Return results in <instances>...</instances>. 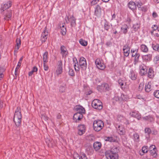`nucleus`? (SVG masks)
Listing matches in <instances>:
<instances>
[{
    "label": "nucleus",
    "mask_w": 159,
    "mask_h": 159,
    "mask_svg": "<svg viewBox=\"0 0 159 159\" xmlns=\"http://www.w3.org/2000/svg\"><path fill=\"white\" fill-rule=\"evenodd\" d=\"M118 152L117 148L116 147H113L110 150L106 151V157L107 159H118L119 157Z\"/></svg>",
    "instance_id": "1"
},
{
    "label": "nucleus",
    "mask_w": 159,
    "mask_h": 159,
    "mask_svg": "<svg viewBox=\"0 0 159 159\" xmlns=\"http://www.w3.org/2000/svg\"><path fill=\"white\" fill-rule=\"evenodd\" d=\"M21 118L20 108L17 107L15 111L13 118L14 122L16 126H19L20 125Z\"/></svg>",
    "instance_id": "2"
},
{
    "label": "nucleus",
    "mask_w": 159,
    "mask_h": 159,
    "mask_svg": "<svg viewBox=\"0 0 159 159\" xmlns=\"http://www.w3.org/2000/svg\"><path fill=\"white\" fill-rule=\"evenodd\" d=\"M104 126V123L101 120H96L94 121L93 127L94 130L97 132L101 130Z\"/></svg>",
    "instance_id": "3"
},
{
    "label": "nucleus",
    "mask_w": 159,
    "mask_h": 159,
    "mask_svg": "<svg viewBox=\"0 0 159 159\" xmlns=\"http://www.w3.org/2000/svg\"><path fill=\"white\" fill-rule=\"evenodd\" d=\"M92 107L98 110H100L102 108V104L100 101L98 99L93 100L92 103Z\"/></svg>",
    "instance_id": "4"
},
{
    "label": "nucleus",
    "mask_w": 159,
    "mask_h": 159,
    "mask_svg": "<svg viewBox=\"0 0 159 159\" xmlns=\"http://www.w3.org/2000/svg\"><path fill=\"white\" fill-rule=\"evenodd\" d=\"M138 51L136 52L135 50L131 49V52L132 53V57H134V65L137 64L139 61V57L140 56V54L139 53L137 52Z\"/></svg>",
    "instance_id": "5"
},
{
    "label": "nucleus",
    "mask_w": 159,
    "mask_h": 159,
    "mask_svg": "<svg viewBox=\"0 0 159 159\" xmlns=\"http://www.w3.org/2000/svg\"><path fill=\"white\" fill-rule=\"evenodd\" d=\"M79 65L82 70H86L87 67L86 59L84 57H81L79 61Z\"/></svg>",
    "instance_id": "6"
},
{
    "label": "nucleus",
    "mask_w": 159,
    "mask_h": 159,
    "mask_svg": "<svg viewBox=\"0 0 159 159\" xmlns=\"http://www.w3.org/2000/svg\"><path fill=\"white\" fill-rule=\"evenodd\" d=\"M78 133L79 135H82L86 131V127L84 125H80L77 127Z\"/></svg>",
    "instance_id": "7"
},
{
    "label": "nucleus",
    "mask_w": 159,
    "mask_h": 159,
    "mask_svg": "<svg viewBox=\"0 0 159 159\" xmlns=\"http://www.w3.org/2000/svg\"><path fill=\"white\" fill-rule=\"evenodd\" d=\"M115 127L118 133L120 135H123L125 133V129L122 125L116 124Z\"/></svg>",
    "instance_id": "8"
},
{
    "label": "nucleus",
    "mask_w": 159,
    "mask_h": 159,
    "mask_svg": "<svg viewBox=\"0 0 159 159\" xmlns=\"http://www.w3.org/2000/svg\"><path fill=\"white\" fill-rule=\"evenodd\" d=\"M48 32L46 31V27H45L42 33L41 37V40L42 42H44L46 41L48 38Z\"/></svg>",
    "instance_id": "9"
},
{
    "label": "nucleus",
    "mask_w": 159,
    "mask_h": 159,
    "mask_svg": "<svg viewBox=\"0 0 159 159\" xmlns=\"http://www.w3.org/2000/svg\"><path fill=\"white\" fill-rule=\"evenodd\" d=\"M95 63L97 67L99 69L103 70L105 68V66L104 64L101 62L100 60L98 59L96 60Z\"/></svg>",
    "instance_id": "10"
},
{
    "label": "nucleus",
    "mask_w": 159,
    "mask_h": 159,
    "mask_svg": "<svg viewBox=\"0 0 159 159\" xmlns=\"http://www.w3.org/2000/svg\"><path fill=\"white\" fill-rule=\"evenodd\" d=\"M62 63L61 61H59L57 63V69L56 72L57 75L61 74L62 72Z\"/></svg>",
    "instance_id": "11"
},
{
    "label": "nucleus",
    "mask_w": 159,
    "mask_h": 159,
    "mask_svg": "<svg viewBox=\"0 0 159 159\" xmlns=\"http://www.w3.org/2000/svg\"><path fill=\"white\" fill-rule=\"evenodd\" d=\"M83 117L82 114H80L79 112H77L73 116V120L77 122L82 119Z\"/></svg>",
    "instance_id": "12"
},
{
    "label": "nucleus",
    "mask_w": 159,
    "mask_h": 159,
    "mask_svg": "<svg viewBox=\"0 0 159 159\" xmlns=\"http://www.w3.org/2000/svg\"><path fill=\"white\" fill-rule=\"evenodd\" d=\"M95 15L97 16H100L102 12V9L99 5H96L94 7Z\"/></svg>",
    "instance_id": "13"
},
{
    "label": "nucleus",
    "mask_w": 159,
    "mask_h": 159,
    "mask_svg": "<svg viewBox=\"0 0 159 159\" xmlns=\"http://www.w3.org/2000/svg\"><path fill=\"white\" fill-rule=\"evenodd\" d=\"M61 50V53L63 57H66L68 54V52L66 48L64 46H61L60 47Z\"/></svg>",
    "instance_id": "14"
},
{
    "label": "nucleus",
    "mask_w": 159,
    "mask_h": 159,
    "mask_svg": "<svg viewBox=\"0 0 159 159\" xmlns=\"http://www.w3.org/2000/svg\"><path fill=\"white\" fill-rule=\"evenodd\" d=\"M129 115L131 116L135 117L138 120H139L141 117V115L137 111H133L130 113Z\"/></svg>",
    "instance_id": "15"
},
{
    "label": "nucleus",
    "mask_w": 159,
    "mask_h": 159,
    "mask_svg": "<svg viewBox=\"0 0 159 159\" xmlns=\"http://www.w3.org/2000/svg\"><path fill=\"white\" fill-rule=\"evenodd\" d=\"M11 5V2L10 1H8L6 3H5L2 6L1 10L3 11L7 9L10 7Z\"/></svg>",
    "instance_id": "16"
},
{
    "label": "nucleus",
    "mask_w": 159,
    "mask_h": 159,
    "mask_svg": "<svg viewBox=\"0 0 159 159\" xmlns=\"http://www.w3.org/2000/svg\"><path fill=\"white\" fill-rule=\"evenodd\" d=\"M140 69V73L142 75H144L147 74V69L145 66H141L139 67Z\"/></svg>",
    "instance_id": "17"
},
{
    "label": "nucleus",
    "mask_w": 159,
    "mask_h": 159,
    "mask_svg": "<svg viewBox=\"0 0 159 159\" xmlns=\"http://www.w3.org/2000/svg\"><path fill=\"white\" fill-rule=\"evenodd\" d=\"M68 21L66 20L67 23H68L69 21L70 22L71 26H74L76 25L75 19V17L72 16L70 18H67Z\"/></svg>",
    "instance_id": "18"
},
{
    "label": "nucleus",
    "mask_w": 159,
    "mask_h": 159,
    "mask_svg": "<svg viewBox=\"0 0 159 159\" xmlns=\"http://www.w3.org/2000/svg\"><path fill=\"white\" fill-rule=\"evenodd\" d=\"M102 146L101 143L98 142H95L93 144L94 149L96 151L98 150L101 148Z\"/></svg>",
    "instance_id": "19"
},
{
    "label": "nucleus",
    "mask_w": 159,
    "mask_h": 159,
    "mask_svg": "<svg viewBox=\"0 0 159 159\" xmlns=\"http://www.w3.org/2000/svg\"><path fill=\"white\" fill-rule=\"evenodd\" d=\"M129 78L132 80H135L137 78V75L133 70H130L129 74Z\"/></svg>",
    "instance_id": "20"
},
{
    "label": "nucleus",
    "mask_w": 159,
    "mask_h": 159,
    "mask_svg": "<svg viewBox=\"0 0 159 159\" xmlns=\"http://www.w3.org/2000/svg\"><path fill=\"white\" fill-rule=\"evenodd\" d=\"M129 7L132 10H134L136 9V3L132 1H130L128 3Z\"/></svg>",
    "instance_id": "21"
},
{
    "label": "nucleus",
    "mask_w": 159,
    "mask_h": 159,
    "mask_svg": "<svg viewBox=\"0 0 159 159\" xmlns=\"http://www.w3.org/2000/svg\"><path fill=\"white\" fill-rule=\"evenodd\" d=\"M73 60L74 63H75L74 67L75 70L77 71H79L80 68L77 59L76 58H74L73 59Z\"/></svg>",
    "instance_id": "22"
},
{
    "label": "nucleus",
    "mask_w": 159,
    "mask_h": 159,
    "mask_svg": "<svg viewBox=\"0 0 159 159\" xmlns=\"http://www.w3.org/2000/svg\"><path fill=\"white\" fill-rule=\"evenodd\" d=\"M104 139L105 141L110 142H115L116 141L115 138L112 136L105 137Z\"/></svg>",
    "instance_id": "23"
},
{
    "label": "nucleus",
    "mask_w": 159,
    "mask_h": 159,
    "mask_svg": "<svg viewBox=\"0 0 159 159\" xmlns=\"http://www.w3.org/2000/svg\"><path fill=\"white\" fill-rule=\"evenodd\" d=\"M132 138L134 141L135 142H139L140 140V137L138 133L134 132L132 136Z\"/></svg>",
    "instance_id": "24"
},
{
    "label": "nucleus",
    "mask_w": 159,
    "mask_h": 159,
    "mask_svg": "<svg viewBox=\"0 0 159 159\" xmlns=\"http://www.w3.org/2000/svg\"><path fill=\"white\" fill-rule=\"evenodd\" d=\"M76 109L77 111V112H79L80 114H83L85 112V110L84 108L81 106H77Z\"/></svg>",
    "instance_id": "25"
},
{
    "label": "nucleus",
    "mask_w": 159,
    "mask_h": 159,
    "mask_svg": "<svg viewBox=\"0 0 159 159\" xmlns=\"http://www.w3.org/2000/svg\"><path fill=\"white\" fill-rule=\"evenodd\" d=\"M148 77L150 78H152L154 75V72L153 70V68H150L148 71Z\"/></svg>",
    "instance_id": "26"
},
{
    "label": "nucleus",
    "mask_w": 159,
    "mask_h": 159,
    "mask_svg": "<svg viewBox=\"0 0 159 159\" xmlns=\"http://www.w3.org/2000/svg\"><path fill=\"white\" fill-rule=\"evenodd\" d=\"M140 49L143 52L147 53L148 51V49L147 46L144 44H141L140 46Z\"/></svg>",
    "instance_id": "27"
},
{
    "label": "nucleus",
    "mask_w": 159,
    "mask_h": 159,
    "mask_svg": "<svg viewBox=\"0 0 159 159\" xmlns=\"http://www.w3.org/2000/svg\"><path fill=\"white\" fill-rule=\"evenodd\" d=\"M151 82H148L147 84H146L145 89L146 92H149L151 90Z\"/></svg>",
    "instance_id": "28"
},
{
    "label": "nucleus",
    "mask_w": 159,
    "mask_h": 159,
    "mask_svg": "<svg viewBox=\"0 0 159 159\" xmlns=\"http://www.w3.org/2000/svg\"><path fill=\"white\" fill-rule=\"evenodd\" d=\"M118 82L119 85H120V87L121 89L125 88L126 83L125 81L121 79H119L118 81Z\"/></svg>",
    "instance_id": "29"
},
{
    "label": "nucleus",
    "mask_w": 159,
    "mask_h": 159,
    "mask_svg": "<svg viewBox=\"0 0 159 159\" xmlns=\"http://www.w3.org/2000/svg\"><path fill=\"white\" fill-rule=\"evenodd\" d=\"M143 119L146 121L148 122H152L154 121V118L151 116H145L143 117Z\"/></svg>",
    "instance_id": "30"
},
{
    "label": "nucleus",
    "mask_w": 159,
    "mask_h": 159,
    "mask_svg": "<svg viewBox=\"0 0 159 159\" xmlns=\"http://www.w3.org/2000/svg\"><path fill=\"white\" fill-rule=\"evenodd\" d=\"M12 14L11 10L8 11L6 13V16L4 18L5 20H8L10 19L11 17Z\"/></svg>",
    "instance_id": "31"
},
{
    "label": "nucleus",
    "mask_w": 159,
    "mask_h": 159,
    "mask_svg": "<svg viewBox=\"0 0 159 159\" xmlns=\"http://www.w3.org/2000/svg\"><path fill=\"white\" fill-rule=\"evenodd\" d=\"M152 55L151 54H148L143 56V59L146 61H150L151 60Z\"/></svg>",
    "instance_id": "32"
},
{
    "label": "nucleus",
    "mask_w": 159,
    "mask_h": 159,
    "mask_svg": "<svg viewBox=\"0 0 159 159\" xmlns=\"http://www.w3.org/2000/svg\"><path fill=\"white\" fill-rule=\"evenodd\" d=\"M86 151L88 154H92L94 152V150L91 146H88L86 149Z\"/></svg>",
    "instance_id": "33"
},
{
    "label": "nucleus",
    "mask_w": 159,
    "mask_h": 159,
    "mask_svg": "<svg viewBox=\"0 0 159 159\" xmlns=\"http://www.w3.org/2000/svg\"><path fill=\"white\" fill-rule=\"evenodd\" d=\"M22 59H23V58L22 57H21L20 58V59L19 60V61L18 63L17 66H16V69H15V74L16 75H17V74H16L17 71L18 70V69H19V68L20 67L21 64V62L22 61Z\"/></svg>",
    "instance_id": "34"
},
{
    "label": "nucleus",
    "mask_w": 159,
    "mask_h": 159,
    "mask_svg": "<svg viewBox=\"0 0 159 159\" xmlns=\"http://www.w3.org/2000/svg\"><path fill=\"white\" fill-rule=\"evenodd\" d=\"M16 46L15 48V50H17L19 49L21 44V40L20 39L18 38H17L16 40Z\"/></svg>",
    "instance_id": "35"
},
{
    "label": "nucleus",
    "mask_w": 159,
    "mask_h": 159,
    "mask_svg": "<svg viewBox=\"0 0 159 159\" xmlns=\"http://www.w3.org/2000/svg\"><path fill=\"white\" fill-rule=\"evenodd\" d=\"M97 89L99 91L105 92L104 84H102L101 85L98 86Z\"/></svg>",
    "instance_id": "36"
},
{
    "label": "nucleus",
    "mask_w": 159,
    "mask_h": 159,
    "mask_svg": "<svg viewBox=\"0 0 159 159\" xmlns=\"http://www.w3.org/2000/svg\"><path fill=\"white\" fill-rule=\"evenodd\" d=\"M140 27V25L138 23H136L132 27V29L134 31V32H136L138 31V30L139 29Z\"/></svg>",
    "instance_id": "37"
},
{
    "label": "nucleus",
    "mask_w": 159,
    "mask_h": 159,
    "mask_svg": "<svg viewBox=\"0 0 159 159\" xmlns=\"http://www.w3.org/2000/svg\"><path fill=\"white\" fill-rule=\"evenodd\" d=\"M48 52H45L43 55V62H48Z\"/></svg>",
    "instance_id": "38"
},
{
    "label": "nucleus",
    "mask_w": 159,
    "mask_h": 159,
    "mask_svg": "<svg viewBox=\"0 0 159 159\" xmlns=\"http://www.w3.org/2000/svg\"><path fill=\"white\" fill-rule=\"evenodd\" d=\"M66 84H63V85H61L59 87V90L60 92L61 93H63L66 90Z\"/></svg>",
    "instance_id": "39"
},
{
    "label": "nucleus",
    "mask_w": 159,
    "mask_h": 159,
    "mask_svg": "<svg viewBox=\"0 0 159 159\" xmlns=\"http://www.w3.org/2000/svg\"><path fill=\"white\" fill-rule=\"evenodd\" d=\"M61 33L62 35H65L66 34V27H65L64 25H63L61 27Z\"/></svg>",
    "instance_id": "40"
},
{
    "label": "nucleus",
    "mask_w": 159,
    "mask_h": 159,
    "mask_svg": "<svg viewBox=\"0 0 159 159\" xmlns=\"http://www.w3.org/2000/svg\"><path fill=\"white\" fill-rule=\"evenodd\" d=\"M152 48L155 51L159 52V45L157 43H153L152 44Z\"/></svg>",
    "instance_id": "41"
},
{
    "label": "nucleus",
    "mask_w": 159,
    "mask_h": 159,
    "mask_svg": "<svg viewBox=\"0 0 159 159\" xmlns=\"http://www.w3.org/2000/svg\"><path fill=\"white\" fill-rule=\"evenodd\" d=\"M128 26L126 25H124L122 27H121V29L123 30V33L125 34L127 32Z\"/></svg>",
    "instance_id": "42"
},
{
    "label": "nucleus",
    "mask_w": 159,
    "mask_h": 159,
    "mask_svg": "<svg viewBox=\"0 0 159 159\" xmlns=\"http://www.w3.org/2000/svg\"><path fill=\"white\" fill-rule=\"evenodd\" d=\"M79 43L81 45L84 46H87L88 43L87 41L83 40L82 39H80Z\"/></svg>",
    "instance_id": "43"
},
{
    "label": "nucleus",
    "mask_w": 159,
    "mask_h": 159,
    "mask_svg": "<svg viewBox=\"0 0 159 159\" xmlns=\"http://www.w3.org/2000/svg\"><path fill=\"white\" fill-rule=\"evenodd\" d=\"M37 70H38V69H37V67L36 66H34L32 70L29 72V76H31L32 75V74L34 72H37Z\"/></svg>",
    "instance_id": "44"
},
{
    "label": "nucleus",
    "mask_w": 159,
    "mask_h": 159,
    "mask_svg": "<svg viewBox=\"0 0 159 159\" xmlns=\"http://www.w3.org/2000/svg\"><path fill=\"white\" fill-rule=\"evenodd\" d=\"M125 118L122 116L119 115L117 116L118 120L120 122H122Z\"/></svg>",
    "instance_id": "45"
},
{
    "label": "nucleus",
    "mask_w": 159,
    "mask_h": 159,
    "mask_svg": "<svg viewBox=\"0 0 159 159\" xmlns=\"http://www.w3.org/2000/svg\"><path fill=\"white\" fill-rule=\"evenodd\" d=\"M142 150L143 153H147L149 151V148L147 146H144L142 147Z\"/></svg>",
    "instance_id": "46"
},
{
    "label": "nucleus",
    "mask_w": 159,
    "mask_h": 159,
    "mask_svg": "<svg viewBox=\"0 0 159 159\" xmlns=\"http://www.w3.org/2000/svg\"><path fill=\"white\" fill-rule=\"evenodd\" d=\"M104 88L105 89V92L109 91L111 89L110 86L107 84L104 83Z\"/></svg>",
    "instance_id": "47"
},
{
    "label": "nucleus",
    "mask_w": 159,
    "mask_h": 159,
    "mask_svg": "<svg viewBox=\"0 0 159 159\" xmlns=\"http://www.w3.org/2000/svg\"><path fill=\"white\" fill-rule=\"evenodd\" d=\"M123 51L124 56L126 57H128L129 55L130 49L125 50Z\"/></svg>",
    "instance_id": "48"
},
{
    "label": "nucleus",
    "mask_w": 159,
    "mask_h": 159,
    "mask_svg": "<svg viewBox=\"0 0 159 159\" xmlns=\"http://www.w3.org/2000/svg\"><path fill=\"white\" fill-rule=\"evenodd\" d=\"M4 70L3 67L0 66V80H1L4 76L3 73Z\"/></svg>",
    "instance_id": "49"
},
{
    "label": "nucleus",
    "mask_w": 159,
    "mask_h": 159,
    "mask_svg": "<svg viewBox=\"0 0 159 159\" xmlns=\"http://www.w3.org/2000/svg\"><path fill=\"white\" fill-rule=\"evenodd\" d=\"M153 95L155 97L159 98V90H155L154 92Z\"/></svg>",
    "instance_id": "50"
},
{
    "label": "nucleus",
    "mask_w": 159,
    "mask_h": 159,
    "mask_svg": "<svg viewBox=\"0 0 159 159\" xmlns=\"http://www.w3.org/2000/svg\"><path fill=\"white\" fill-rule=\"evenodd\" d=\"M73 157L74 159H80V156L76 152L74 153L73 155Z\"/></svg>",
    "instance_id": "51"
},
{
    "label": "nucleus",
    "mask_w": 159,
    "mask_h": 159,
    "mask_svg": "<svg viewBox=\"0 0 159 159\" xmlns=\"http://www.w3.org/2000/svg\"><path fill=\"white\" fill-rule=\"evenodd\" d=\"M153 150H156V148L155 146L152 145L150 146L149 148V151H152Z\"/></svg>",
    "instance_id": "52"
},
{
    "label": "nucleus",
    "mask_w": 159,
    "mask_h": 159,
    "mask_svg": "<svg viewBox=\"0 0 159 159\" xmlns=\"http://www.w3.org/2000/svg\"><path fill=\"white\" fill-rule=\"evenodd\" d=\"M150 155L153 157H155L157 156L156 150H153L152 151H149Z\"/></svg>",
    "instance_id": "53"
},
{
    "label": "nucleus",
    "mask_w": 159,
    "mask_h": 159,
    "mask_svg": "<svg viewBox=\"0 0 159 159\" xmlns=\"http://www.w3.org/2000/svg\"><path fill=\"white\" fill-rule=\"evenodd\" d=\"M104 28L105 30L108 31L110 28V25L108 23H105Z\"/></svg>",
    "instance_id": "54"
},
{
    "label": "nucleus",
    "mask_w": 159,
    "mask_h": 159,
    "mask_svg": "<svg viewBox=\"0 0 159 159\" xmlns=\"http://www.w3.org/2000/svg\"><path fill=\"white\" fill-rule=\"evenodd\" d=\"M69 74L72 76H73L75 75V73L73 69H70L69 71Z\"/></svg>",
    "instance_id": "55"
},
{
    "label": "nucleus",
    "mask_w": 159,
    "mask_h": 159,
    "mask_svg": "<svg viewBox=\"0 0 159 159\" xmlns=\"http://www.w3.org/2000/svg\"><path fill=\"white\" fill-rule=\"evenodd\" d=\"M46 142L49 146L53 145V141H50L48 139H46Z\"/></svg>",
    "instance_id": "56"
},
{
    "label": "nucleus",
    "mask_w": 159,
    "mask_h": 159,
    "mask_svg": "<svg viewBox=\"0 0 159 159\" xmlns=\"http://www.w3.org/2000/svg\"><path fill=\"white\" fill-rule=\"evenodd\" d=\"M144 86V83H141L139 86V90L141 91L143 89Z\"/></svg>",
    "instance_id": "57"
},
{
    "label": "nucleus",
    "mask_w": 159,
    "mask_h": 159,
    "mask_svg": "<svg viewBox=\"0 0 159 159\" xmlns=\"http://www.w3.org/2000/svg\"><path fill=\"white\" fill-rule=\"evenodd\" d=\"M136 6H137L139 8H141V7L143 5V3L141 1H139L136 2Z\"/></svg>",
    "instance_id": "58"
},
{
    "label": "nucleus",
    "mask_w": 159,
    "mask_h": 159,
    "mask_svg": "<svg viewBox=\"0 0 159 159\" xmlns=\"http://www.w3.org/2000/svg\"><path fill=\"white\" fill-rule=\"evenodd\" d=\"M145 132L147 133L148 135L151 132V130L149 128H146L145 129Z\"/></svg>",
    "instance_id": "59"
},
{
    "label": "nucleus",
    "mask_w": 159,
    "mask_h": 159,
    "mask_svg": "<svg viewBox=\"0 0 159 159\" xmlns=\"http://www.w3.org/2000/svg\"><path fill=\"white\" fill-rule=\"evenodd\" d=\"M99 1V0H93L91 2V5H94L96 4Z\"/></svg>",
    "instance_id": "60"
},
{
    "label": "nucleus",
    "mask_w": 159,
    "mask_h": 159,
    "mask_svg": "<svg viewBox=\"0 0 159 159\" xmlns=\"http://www.w3.org/2000/svg\"><path fill=\"white\" fill-rule=\"evenodd\" d=\"M113 100L116 101H120V98L119 96H115L113 98Z\"/></svg>",
    "instance_id": "61"
},
{
    "label": "nucleus",
    "mask_w": 159,
    "mask_h": 159,
    "mask_svg": "<svg viewBox=\"0 0 159 159\" xmlns=\"http://www.w3.org/2000/svg\"><path fill=\"white\" fill-rule=\"evenodd\" d=\"M120 101L126 100V98H125V95L123 94H121V95L120 97Z\"/></svg>",
    "instance_id": "62"
},
{
    "label": "nucleus",
    "mask_w": 159,
    "mask_h": 159,
    "mask_svg": "<svg viewBox=\"0 0 159 159\" xmlns=\"http://www.w3.org/2000/svg\"><path fill=\"white\" fill-rule=\"evenodd\" d=\"M122 123H123L124 124L126 125H129V121L125 118V120H123Z\"/></svg>",
    "instance_id": "63"
},
{
    "label": "nucleus",
    "mask_w": 159,
    "mask_h": 159,
    "mask_svg": "<svg viewBox=\"0 0 159 159\" xmlns=\"http://www.w3.org/2000/svg\"><path fill=\"white\" fill-rule=\"evenodd\" d=\"M80 159H87L86 155L84 153L82 154L80 156Z\"/></svg>",
    "instance_id": "64"
}]
</instances>
